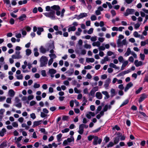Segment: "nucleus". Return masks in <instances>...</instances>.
I'll return each instance as SVG.
<instances>
[{
    "label": "nucleus",
    "mask_w": 148,
    "mask_h": 148,
    "mask_svg": "<svg viewBox=\"0 0 148 148\" xmlns=\"http://www.w3.org/2000/svg\"><path fill=\"white\" fill-rule=\"evenodd\" d=\"M51 8L56 11V14L57 16H59L60 15V8L59 5H54L51 7L49 6H47L45 8L46 11L47 12H49L51 10Z\"/></svg>",
    "instance_id": "nucleus-1"
},
{
    "label": "nucleus",
    "mask_w": 148,
    "mask_h": 148,
    "mask_svg": "<svg viewBox=\"0 0 148 148\" xmlns=\"http://www.w3.org/2000/svg\"><path fill=\"white\" fill-rule=\"evenodd\" d=\"M93 138H94V140L93 141V144L94 145H96L98 144H100L102 141L101 139H99L98 137L97 136L90 135L88 137V140L90 141H91Z\"/></svg>",
    "instance_id": "nucleus-2"
},
{
    "label": "nucleus",
    "mask_w": 148,
    "mask_h": 148,
    "mask_svg": "<svg viewBox=\"0 0 148 148\" xmlns=\"http://www.w3.org/2000/svg\"><path fill=\"white\" fill-rule=\"evenodd\" d=\"M48 59L45 56H42L40 59V67L46 66L47 63Z\"/></svg>",
    "instance_id": "nucleus-3"
},
{
    "label": "nucleus",
    "mask_w": 148,
    "mask_h": 148,
    "mask_svg": "<svg viewBox=\"0 0 148 148\" xmlns=\"http://www.w3.org/2000/svg\"><path fill=\"white\" fill-rule=\"evenodd\" d=\"M55 12L52 11L50 12H47L44 14V15L47 17H49L52 19L55 18Z\"/></svg>",
    "instance_id": "nucleus-4"
},
{
    "label": "nucleus",
    "mask_w": 148,
    "mask_h": 148,
    "mask_svg": "<svg viewBox=\"0 0 148 148\" xmlns=\"http://www.w3.org/2000/svg\"><path fill=\"white\" fill-rule=\"evenodd\" d=\"M38 29V31L37 32V34L38 35L41 34L42 32H43L44 31V29L42 27H38V28L36 26H34L33 27V32H36Z\"/></svg>",
    "instance_id": "nucleus-5"
},
{
    "label": "nucleus",
    "mask_w": 148,
    "mask_h": 148,
    "mask_svg": "<svg viewBox=\"0 0 148 148\" xmlns=\"http://www.w3.org/2000/svg\"><path fill=\"white\" fill-rule=\"evenodd\" d=\"M135 12V10L134 9L128 8L126 10L124 14V15L125 16H127L129 15L133 14Z\"/></svg>",
    "instance_id": "nucleus-6"
},
{
    "label": "nucleus",
    "mask_w": 148,
    "mask_h": 148,
    "mask_svg": "<svg viewBox=\"0 0 148 148\" xmlns=\"http://www.w3.org/2000/svg\"><path fill=\"white\" fill-rule=\"evenodd\" d=\"M127 42L126 39L123 40L122 42L121 41L120 39H118L117 42V47H119L121 46H122L123 45H126Z\"/></svg>",
    "instance_id": "nucleus-7"
},
{
    "label": "nucleus",
    "mask_w": 148,
    "mask_h": 148,
    "mask_svg": "<svg viewBox=\"0 0 148 148\" xmlns=\"http://www.w3.org/2000/svg\"><path fill=\"white\" fill-rule=\"evenodd\" d=\"M76 53L79 55H84L86 54V51L85 50L82 49L81 48H79L78 50H75Z\"/></svg>",
    "instance_id": "nucleus-8"
},
{
    "label": "nucleus",
    "mask_w": 148,
    "mask_h": 148,
    "mask_svg": "<svg viewBox=\"0 0 148 148\" xmlns=\"http://www.w3.org/2000/svg\"><path fill=\"white\" fill-rule=\"evenodd\" d=\"M20 100L18 97H16L15 98V103H17L15 106L19 108H21L22 107V103L21 102H19Z\"/></svg>",
    "instance_id": "nucleus-9"
},
{
    "label": "nucleus",
    "mask_w": 148,
    "mask_h": 148,
    "mask_svg": "<svg viewBox=\"0 0 148 148\" xmlns=\"http://www.w3.org/2000/svg\"><path fill=\"white\" fill-rule=\"evenodd\" d=\"M147 97V95L145 93H143L141 95L140 97L139 98L138 102L139 103L144 100Z\"/></svg>",
    "instance_id": "nucleus-10"
},
{
    "label": "nucleus",
    "mask_w": 148,
    "mask_h": 148,
    "mask_svg": "<svg viewBox=\"0 0 148 148\" xmlns=\"http://www.w3.org/2000/svg\"><path fill=\"white\" fill-rule=\"evenodd\" d=\"M133 86V84L132 82H130L126 85V87L124 89V91L126 92L129 89Z\"/></svg>",
    "instance_id": "nucleus-11"
},
{
    "label": "nucleus",
    "mask_w": 148,
    "mask_h": 148,
    "mask_svg": "<svg viewBox=\"0 0 148 148\" xmlns=\"http://www.w3.org/2000/svg\"><path fill=\"white\" fill-rule=\"evenodd\" d=\"M111 82V79L110 78H108L105 81V83L104 85V87L107 88L108 87L109 84Z\"/></svg>",
    "instance_id": "nucleus-12"
},
{
    "label": "nucleus",
    "mask_w": 148,
    "mask_h": 148,
    "mask_svg": "<svg viewBox=\"0 0 148 148\" xmlns=\"http://www.w3.org/2000/svg\"><path fill=\"white\" fill-rule=\"evenodd\" d=\"M84 128L82 124L79 125V130L78 131L79 134L81 135L83 134L84 132Z\"/></svg>",
    "instance_id": "nucleus-13"
},
{
    "label": "nucleus",
    "mask_w": 148,
    "mask_h": 148,
    "mask_svg": "<svg viewBox=\"0 0 148 148\" xmlns=\"http://www.w3.org/2000/svg\"><path fill=\"white\" fill-rule=\"evenodd\" d=\"M134 64L137 67L142 66L143 64V62L142 61H138V60H136L135 61Z\"/></svg>",
    "instance_id": "nucleus-14"
},
{
    "label": "nucleus",
    "mask_w": 148,
    "mask_h": 148,
    "mask_svg": "<svg viewBox=\"0 0 148 148\" xmlns=\"http://www.w3.org/2000/svg\"><path fill=\"white\" fill-rule=\"evenodd\" d=\"M26 15L25 14H23L20 16L18 19L20 21H23L26 19Z\"/></svg>",
    "instance_id": "nucleus-15"
},
{
    "label": "nucleus",
    "mask_w": 148,
    "mask_h": 148,
    "mask_svg": "<svg viewBox=\"0 0 148 148\" xmlns=\"http://www.w3.org/2000/svg\"><path fill=\"white\" fill-rule=\"evenodd\" d=\"M42 122V120L34 121L33 123L34 124L32 127H34L36 126L39 125L41 124V123H40Z\"/></svg>",
    "instance_id": "nucleus-16"
},
{
    "label": "nucleus",
    "mask_w": 148,
    "mask_h": 148,
    "mask_svg": "<svg viewBox=\"0 0 148 148\" xmlns=\"http://www.w3.org/2000/svg\"><path fill=\"white\" fill-rule=\"evenodd\" d=\"M108 56H106L104 58V59H102L101 61V64H103L106 61H108L110 60V59Z\"/></svg>",
    "instance_id": "nucleus-17"
},
{
    "label": "nucleus",
    "mask_w": 148,
    "mask_h": 148,
    "mask_svg": "<svg viewBox=\"0 0 148 148\" xmlns=\"http://www.w3.org/2000/svg\"><path fill=\"white\" fill-rule=\"evenodd\" d=\"M74 73V69L73 68L70 69L69 70L66 72V73L68 74L69 76H71Z\"/></svg>",
    "instance_id": "nucleus-18"
},
{
    "label": "nucleus",
    "mask_w": 148,
    "mask_h": 148,
    "mask_svg": "<svg viewBox=\"0 0 148 148\" xmlns=\"http://www.w3.org/2000/svg\"><path fill=\"white\" fill-rule=\"evenodd\" d=\"M51 59L49 60L48 63V65L49 66L51 65L53 62V58H56V56H50Z\"/></svg>",
    "instance_id": "nucleus-19"
},
{
    "label": "nucleus",
    "mask_w": 148,
    "mask_h": 148,
    "mask_svg": "<svg viewBox=\"0 0 148 148\" xmlns=\"http://www.w3.org/2000/svg\"><path fill=\"white\" fill-rule=\"evenodd\" d=\"M96 97L97 99H101L102 98V95L100 92H97L96 94Z\"/></svg>",
    "instance_id": "nucleus-20"
},
{
    "label": "nucleus",
    "mask_w": 148,
    "mask_h": 148,
    "mask_svg": "<svg viewBox=\"0 0 148 148\" xmlns=\"http://www.w3.org/2000/svg\"><path fill=\"white\" fill-rule=\"evenodd\" d=\"M39 50L40 52L43 54L45 53L47 51L49 50H46V49L42 46H41L40 47L39 49Z\"/></svg>",
    "instance_id": "nucleus-21"
},
{
    "label": "nucleus",
    "mask_w": 148,
    "mask_h": 148,
    "mask_svg": "<svg viewBox=\"0 0 148 148\" xmlns=\"http://www.w3.org/2000/svg\"><path fill=\"white\" fill-rule=\"evenodd\" d=\"M7 142L6 140H4L0 144V148H3L7 146Z\"/></svg>",
    "instance_id": "nucleus-22"
},
{
    "label": "nucleus",
    "mask_w": 148,
    "mask_h": 148,
    "mask_svg": "<svg viewBox=\"0 0 148 148\" xmlns=\"http://www.w3.org/2000/svg\"><path fill=\"white\" fill-rule=\"evenodd\" d=\"M95 61V59L93 58H86V62L87 63L93 62Z\"/></svg>",
    "instance_id": "nucleus-23"
},
{
    "label": "nucleus",
    "mask_w": 148,
    "mask_h": 148,
    "mask_svg": "<svg viewBox=\"0 0 148 148\" xmlns=\"http://www.w3.org/2000/svg\"><path fill=\"white\" fill-rule=\"evenodd\" d=\"M76 29V27L74 26H70L68 29V30L69 32L71 31H75Z\"/></svg>",
    "instance_id": "nucleus-24"
},
{
    "label": "nucleus",
    "mask_w": 148,
    "mask_h": 148,
    "mask_svg": "<svg viewBox=\"0 0 148 148\" xmlns=\"http://www.w3.org/2000/svg\"><path fill=\"white\" fill-rule=\"evenodd\" d=\"M9 95L10 97H13L15 95V92L12 89H10L9 91Z\"/></svg>",
    "instance_id": "nucleus-25"
},
{
    "label": "nucleus",
    "mask_w": 148,
    "mask_h": 148,
    "mask_svg": "<svg viewBox=\"0 0 148 148\" xmlns=\"http://www.w3.org/2000/svg\"><path fill=\"white\" fill-rule=\"evenodd\" d=\"M6 132V130L5 128H3L0 131V136L1 137H3L4 134V133Z\"/></svg>",
    "instance_id": "nucleus-26"
},
{
    "label": "nucleus",
    "mask_w": 148,
    "mask_h": 148,
    "mask_svg": "<svg viewBox=\"0 0 148 148\" xmlns=\"http://www.w3.org/2000/svg\"><path fill=\"white\" fill-rule=\"evenodd\" d=\"M119 136L116 137L114 138V144H116L119 143Z\"/></svg>",
    "instance_id": "nucleus-27"
},
{
    "label": "nucleus",
    "mask_w": 148,
    "mask_h": 148,
    "mask_svg": "<svg viewBox=\"0 0 148 148\" xmlns=\"http://www.w3.org/2000/svg\"><path fill=\"white\" fill-rule=\"evenodd\" d=\"M129 102V100L128 99H127L125 100L122 103V104L120 106V107H121L124 106L127 104Z\"/></svg>",
    "instance_id": "nucleus-28"
},
{
    "label": "nucleus",
    "mask_w": 148,
    "mask_h": 148,
    "mask_svg": "<svg viewBox=\"0 0 148 148\" xmlns=\"http://www.w3.org/2000/svg\"><path fill=\"white\" fill-rule=\"evenodd\" d=\"M101 43L99 41H97L96 42H94L92 43V45L93 46H97L99 47Z\"/></svg>",
    "instance_id": "nucleus-29"
},
{
    "label": "nucleus",
    "mask_w": 148,
    "mask_h": 148,
    "mask_svg": "<svg viewBox=\"0 0 148 148\" xmlns=\"http://www.w3.org/2000/svg\"><path fill=\"white\" fill-rule=\"evenodd\" d=\"M49 72L50 74H54L56 73V71L54 69H49Z\"/></svg>",
    "instance_id": "nucleus-30"
},
{
    "label": "nucleus",
    "mask_w": 148,
    "mask_h": 148,
    "mask_svg": "<svg viewBox=\"0 0 148 148\" xmlns=\"http://www.w3.org/2000/svg\"><path fill=\"white\" fill-rule=\"evenodd\" d=\"M77 30L78 31L75 32V34L77 36H79L80 35L81 33L82 32V30L80 28H78Z\"/></svg>",
    "instance_id": "nucleus-31"
},
{
    "label": "nucleus",
    "mask_w": 148,
    "mask_h": 148,
    "mask_svg": "<svg viewBox=\"0 0 148 148\" xmlns=\"http://www.w3.org/2000/svg\"><path fill=\"white\" fill-rule=\"evenodd\" d=\"M110 92L111 94V96L112 97H114L116 95V93L114 89L112 88Z\"/></svg>",
    "instance_id": "nucleus-32"
},
{
    "label": "nucleus",
    "mask_w": 148,
    "mask_h": 148,
    "mask_svg": "<svg viewBox=\"0 0 148 148\" xmlns=\"http://www.w3.org/2000/svg\"><path fill=\"white\" fill-rule=\"evenodd\" d=\"M62 136V134L61 133H60L58 135H57L56 137L57 139V140L58 142H60L61 141V138Z\"/></svg>",
    "instance_id": "nucleus-33"
},
{
    "label": "nucleus",
    "mask_w": 148,
    "mask_h": 148,
    "mask_svg": "<svg viewBox=\"0 0 148 148\" xmlns=\"http://www.w3.org/2000/svg\"><path fill=\"white\" fill-rule=\"evenodd\" d=\"M34 56H39V53L38 52V49L37 48L34 49Z\"/></svg>",
    "instance_id": "nucleus-34"
},
{
    "label": "nucleus",
    "mask_w": 148,
    "mask_h": 148,
    "mask_svg": "<svg viewBox=\"0 0 148 148\" xmlns=\"http://www.w3.org/2000/svg\"><path fill=\"white\" fill-rule=\"evenodd\" d=\"M140 34H139L136 31L134 32L133 33V35L134 37L136 38H139Z\"/></svg>",
    "instance_id": "nucleus-35"
},
{
    "label": "nucleus",
    "mask_w": 148,
    "mask_h": 148,
    "mask_svg": "<svg viewBox=\"0 0 148 148\" xmlns=\"http://www.w3.org/2000/svg\"><path fill=\"white\" fill-rule=\"evenodd\" d=\"M114 145V143L112 142H110L107 145V147L109 148L110 147H113Z\"/></svg>",
    "instance_id": "nucleus-36"
},
{
    "label": "nucleus",
    "mask_w": 148,
    "mask_h": 148,
    "mask_svg": "<svg viewBox=\"0 0 148 148\" xmlns=\"http://www.w3.org/2000/svg\"><path fill=\"white\" fill-rule=\"evenodd\" d=\"M69 119V116H64L62 117V120L64 121H68Z\"/></svg>",
    "instance_id": "nucleus-37"
},
{
    "label": "nucleus",
    "mask_w": 148,
    "mask_h": 148,
    "mask_svg": "<svg viewBox=\"0 0 148 148\" xmlns=\"http://www.w3.org/2000/svg\"><path fill=\"white\" fill-rule=\"evenodd\" d=\"M26 52L27 56L30 55L32 53L31 50L29 49H27L26 51Z\"/></svg>",
    "instance_id": "nucleus-38"
},
{
    "label": "nucleus",
    "mask_w": 148,
    "mask_h": 148,
    "mask_svg": "<svg viewBox=\"0 0 148 148\" xmlns=\"http://www.w3.org/2000/svg\"><path fill=\"white\" fill-rule=\"evenodd\" d=\"M55 34L56 35H62V32L61 31L58 30L55 33Z\"/></svg>",
    "instance_id": "nucleus-39"
},
{
    "label": "nucleus",
    "mask_w": 148,
    "mask_h": 148,
    "mask_svg": "<svg viewBox=\"0 0 148 148\" xmlns=\"http://www.w3.org/2000/svg\"><path fill=\"white\" fill-rule=\"evenodd\" d=\"M81 18L86 17L87 16V14L86 13H82L80 14Z\"/></svg>",
    "instance_id": "nucleus-40"
},
{
    "label": "nucleus",
    "mask_w": 148,
    "mask_h": 148,
    "mask_svg": "<svg viewBox=\"0 0 148 148\" xmlns=\"http://www.w3.org/2000/svg\"><path fill=\"white\" fill-rule=\"evenodd\" d=\"M97 17L95 15H92L90 17V19L92 21H95L97 19Z\"/></svg>",
    "instance_id": "nucleus-41"
},
{
    "label": "nucleus",
    "mask_w": 148,
    "mask_h": 148,
    "mask_svg": "<svg viewBox=\"0 0 148 148\" xmlns=\"http://www.w3.org/2000/svg\"><path fill=\"white\" fill-rule=\"evenodd\" d=\"M131 51L130 49V48H128L125 54L127 56H129L130 54Z\"/></svg>",
    "instance_id": "nucleus-42"
},
{
    "label": "nucleus",
    "mask_w": 148,
    "mask_h": 148,
    "mask_svg": "<svg viewBox=\"0 0 148 148\" xmlns=\"http://www.w3.org/2000/svg\"><path fill=\"white\" fill-rule=\"evenodd\" d=\"M69 129L68 128H66L63 130H62L61 131V132L62 133H66L69 132Z\"/></svg>",
    "instance_id": "nucleus-43"
},
{
    "label": "nucleus",
    "mask_w": 148,
    "mask_h": 148,
    "mask_svg": "<svg viewBox=\"0 0 148 148\" xmlns=\"http://www.w3.org/2000/svg\"><path fill=\"white\" fill-rule=\"evenodd\" d=\"M143 88L142 87H140L139 89L136 90L135 92V93L136 94H139L141 90H142Z\"/></svg>",
    "instance_id": "nucleus-44"
},
{
    "label": "nucleus",
    "mask_w": 148,
    "mask_h": 148,
    "mask_svg": "<svg viewBox=\"0 0 148 148\" xmlns=\"http://www.w3.org/2000/svg\"><path fill=\"white\" fill-rule=\"evenodd\" d=\"M41 75L43 77H46L47 76L45 70H42L41 71Z\"/></svg>",
    "instance_id": "nucleus-45"
},
{
    "label": "nucleus",
    "mask_w": 148,
    "mask_h": 148,
    "mask_svg": "<svg viewBox=\"0 0 148 148\" xmlns=\"http://www.w3.org/2000/svg\"><path fill=\"white\" fill-rule=\"evenodd\" d=\"M95 92H94L93 90H91L90 92V93L89 94V95H91L93 97H94L95 96Z\"/></svg>",
    "instance_id": "nucleus-46"
},
{
    "label": "nucleus",
    "mask_w": 148,
    "mask_h": 148,
    "mask_svg": "<svg viewBox=\"0 0 148 148\" xmlns=\"http://www.w3.org/2000/svg\"><path fill=\"white\" fill-rule=\"evenodd\" d=\"M118 60L120 62H123L124 61L122 56H120L118 58Z\"/></svg>",
    "instance_id": "nucleus-47"
},
{
    "label": "nucleus",
    "mask_w": 148,
    "mask_h": 148,
    "mask_svg": "<svg viewBox=\"0 0 148 148\" xmlns=\"http://www.w3.org/2000/svg\"><path fill=\"white\" fill-rule=\"evenodd\" d=\"M65 10L64 8H63L61 12V13L60 12V15H61V17H62L64 16V14L65 12Z\"/></svg>",
    "instance_id": "nucleus-48"
},
{
    "label": "nucleus",
    "mask_w": 148,
    "mask_h": 148,
    "mask_svg": "<svg viewBox=\"0 0 148 148\" xmlns=\"http://www.w3.org/2000/svg\"><path fill=\"white\" fill-rule=\"evenodd\" d=\"M128 61H126L123 62L122 65L123 66H124V67H125L128 64Z\"/></svg>",
    "instance_id": "nucleus-49"
},
{
    "label": "nucleus",
    "mask_w": 148,
    "mask_h": 148,
    "mask_svg": "<svg viewBox=\"0 0 148 148\" xmlns=\"http://www.w3.org/2000/svg\"><path fill=\"white\" fill-rule=\"evenodd\" d=\"M128 60L131 62H133L134 61V58L132 56H130L128 59Z\"/></svg>",
    "instance_id": "nucleus-50"
},
{
    "label": "nucleus",
    "mask_w": 148,
    "mask_h": 148,
    "mask_svg": "<svg viewBox=\"0 0 148 148\" xmlns=\"http://www.w3.org/2000/svg\"><path fill=\"white\" fill-rule=\"evenodd\" d=\"M93 31V29L92 28H90L89 29L87 33L88 34H92Z\"/></svg>",
    "instance_id": "nucleus-51"
},
{
    "label": "nucleus",
    "mask_w": 148,
    "mask_h": 148,
    "mask_svg": "<svg viewBox=\"0 0 148 148\" xmlns=\"http://www.w3.org/2000/svg\"><path fill=\"white\" fill-rule=\"evenodd\" d=\"M40 84H37L36 83H35L34 85V88H38L40 87Z\"/></svg>",
    "instance_id": "nucleus-52"
},
{
    "label": "nucleus",
    "mask_w": 148,
    "mask_h": 148,
    "mask_svg": "<svg viewBox=\"0 0 148 148\" xmlns=\"http://www.w3.org/2000/svg\"><path fill=\"white\" fill-rule=\"evenodd\" d=\"M101 127H100L98 128L97 129L93 130L92 132L93 133H97L99 132L101 130Z\"/></svg>",
    "instance_id": "nucleus-53"
},
{
    "label": "nucleus",
    "mask_w": 148,
    "mask_h": 148,
    "mask_svg": "<svg viewBox=\"0 0 148 148\" xmlns=\"http://www.w3.org/2000/svg\"><path fill=\"white\" fill-rule=\"evenodd\" d=\"M108 105H106L104 107L102 110L104 112H106V111H107V110H108Z\"/></svg>",
    "instance_id": "nucleus-54"
},
{
    "label": "nucleus",
    "mask_w": 148,
    "mask_h": 148,
    "mask_svg": "<svg viewBox=\"0 0 148 148\" xmlns=\"http://www.w3.org/2000/svg\"><path fill=\"white\" fill-rule=\"evenodd\" d=\"M12 126H13V127H18V123L16 122H13L12 123Z\"/></svg>",
    "instance_id": "nucleus-55"
},
{
    "label": "nucleus",
    "mask_w": 148,
    "mask_h": 148,
    "mask_svg": "<svg viewBox=\"0 0 148 148\" xmlns=\"http://www.w3.org/2000/svg\"><path fill=\"white\" fill-rule=\"evenodd\" d=\"M25 28L26 30L28 32L30 31L31 30V28L29 26H26Z\"/></svg>",
    "instance_id": "nucleus-56"
},
{
    "label": "nucleus",
    "mask_w": 148,
    "mask_h": 148,
    "mask_svg": "<svg viewBox=\"0 0 148 148\" xmlns=\"http://www.w3.org/2000/svg\"><path fill=\"white\" fill-rule=\"evenodd\" d=\"M9 23L11 25L14 24V19L12 18H11L9 21Z\"/></svg>",
    "instance_id": "nucleus-57"
},
{
    "label": "nucleus",
    "mask_w": 148,
    "mask_h": 148,
    "mask_svg": "<svg viewBox=\"0 0 148 148\" xmlns=\"http://www.w3.org/2000/svg\"><path fill=\"white\" fill-rule=\"evenodd\" d=\"M47 115L45 114L44 113L41 112L40 114V116L42 118H44L47 116Z\"/></svg>",
    "instance_id": "nucleus-58"
},
{
    "label": "nucleus",
    "mask_w": 148,
    "mask_h": 148,
    "mask_svg": "<svg viewBox=\"0 0 148 148\" xmlns=\"http://www.w3.org/2000/svg\"><path fill=\"white\" fill-rule=\"evenodd\" d=\"M30 116L33 119H34L36 118V116L34 113H32V114H31Z\"/></svg>",
    "instance_id": "nucleus-59"
},
{
    "label": "nucleus",
    "mask_w": 148,
    "mask_h": 148,
    "mask_svg": "<svg viewBox=\"0 0 148 148\" xmlns=\"http://www.w3.org/2000/svg\"><path fill=\"white\" fill-rule=\"evenodd\" d=\"M140 26V24L139 23H137L134 25V27L136 29L138 28Z\"/></svg>",
    "instance_id": "nucleus-60"
},
{
    "label": "nucleus",
    "mask_w": 148,
    "mask_h": 148,
    "mask_svg": "<svg viewBox=\"0 0 148 148\" xmlns=\"http://www.w3.org/2000/svg\"><path fill=\"white\" fill-rule=\"evenodd\" d=\"M99 89V87L97 86H96L94 87L92 90H93V91L95 92L96 91L98 90Z\"/></svg>",
    "instance_id": "nucleus-61"
},
{
    "label": "nucleus",
    "mask_w": 148,
    "mask_h": 148,
    "mask_svg": "<svg viewBox=\"0 0 148 148\" xmlns=\"http://www.w3.org/2000/svg\"><path fill=\"white\" fill-rule=\"evenodd\" d=\"M110 138L109 137L106 136L104 139V140H105V143H107L110 140Z\"/></svg>",
    "instance_id": "nucleus-62"
},
{
    "label": "nucleus",
    "mask_w": 148,
    "mask_h": 148,
    "mask_svg": "<svg viewBox=\"0 0 148 148\" xmlns=\"http://www.w3.org/2000/svg\"><path fill=\"white\" fill-rule=\"evenodd\" d=\"M70 10L72 11H74L75 9V5L71 6L70 7Z\"/></svg>",
    "instance_id": "nucleus-63"
},
{
    "label": "nucleus",
    "mask_w": 148,
    "mask_h": 148,
    "mask_svg": "<svg viewBox=\"0 0 148 148\" xmlns=\"http://www.w3.org/2000/svg\"><path fill=\"white\" fill-rule=\"evenodd\" d=\"M34 98V96L33 95H30L27 97V99L28 100H30Z\"/></svg>",
    "instance_id": "nucleus-64"
}]
</instances>
